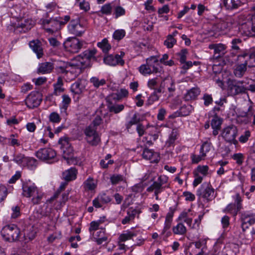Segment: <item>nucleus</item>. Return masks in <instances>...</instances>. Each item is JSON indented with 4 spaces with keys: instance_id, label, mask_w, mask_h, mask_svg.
<instances>
[{
    "instance_id": "51",
    "label": "nucleus",
    "mask_w": 255,
    "mask_h": 255,
    "mask_svg": "<svg viewBox=\"0 0 255 255\" xmlns=\"http://www.w3.org/2000/svg\"><path fill=\"white\" fill-rule=\"evenodd\" d=\"M158 137V134H149L148 135L144 137L143 138L145 139V141L146 144L149 145H151L153 144V142L156 140Z\"/></svg>"
},
{
    "instance_id": "7",
    "label": "nucleus",
    "mask_w": 255,
    "mask_h": 255,
    "mask_svg": "<svg viewBox=\"0 0 255 255\" xmlns=\"http://www.w3.org/2000/svg\"><path fill=\"white\" fill-rule=\"evenodd\" d=\"M41 94L37 91L31 92L25 100L27 107L29 109L37 107L42 101Z\"/></svg>"
},
{
    "instance_id": "16",
    "label": "nucleus",
    "mask_w": 255,
    "mask_h": 255,
    "mask_svg": "<svg viewBox=\"0 0 255 255\" xmlns=\"http://www.w3.org/2000/svg\"><path fill=\"white\" fill-rule=\"evenodd\" d=\"M239 83L240 82H237L236 80L229 81L228 90L231 95L235 96L246 92L247 89L240 85Z\"/></svg>"
},
{
    "instance_id": "59",
    "label": "nucleus",
    "mask_w": 255,
    "mask_h": 255,
    "mask_svg": "<svg viewBox=\"0 0 255 255\" xmlns=\"http://www.w3.org/2000/svg\"><path fill=\"white\" fill-rule=\"evenodd\" d=\"M7 195V189L6 187L3 185H0V202L5 199Z\"/></svg>"
},
{
    "instance_id": "32",
    "label": "nucleus",
    "mask_w": 255,
    "mask_h": 255,
    "mask_svg": "<svg viewBox=\"0 0 255 255\" xmlns=\"http://www.w3.org/2000/svg\"><path fill=\"white\" fill-rule=\"evenodd\" d=\"M178 134L179 133L178 130L176 129H173L168 140L166 142V146L167 147H170L173 145L175 142V141L177 139Z\"/></svg>"
},
{
    "instance_id": "10",
    "label": "nucleus",
    "mask_w": 255,
    "mask_h": 255,
    "mask_svg": "<svg viewBox=\"0 0 255 255\" xmlns=\"http://www.w3.org/2000/svg\"><path fill=\"white\" fill-rule=\"evenodd\" d=\"M66 50L71 53H77L83 46V42L78 38L72 37L68 38L64 43Z\"/></svg>"
},
{
    "instance_id": "49",
    "label": "nucleus",
    "mask_w": 255,
    "mask_h": 255,
    "mask_svg": "<svg viewBox=\"0 0 255 255\" xmlns=\"http://www.w3.org/2000/svg\"><path fill=\"white\" fill-rule=\"evenodd\" d=\"M102 117L99 115H96L89 126L97 129V127L102 123Z\"/></svg>"
},
{
    "instance_id": "64",
    "label": "nucleus",
    "mask_w": 255,
    "mask_h": 255,
    "mask_svg": "<svg viewBox=\"0 0 255 255\" xmlns=\"http://www.w3.org/2000/svg\"><path fill=\"white\" fill-rule=\"evenodd\" d=\"M204 100V104L206 106H208L213 103V98L211 95L205 93L202 98Z\"/></svg>"
},
{
    "instance_id": "14",
    "label": "nucleus",
    "mask_w": 255,
    "mask_h": 255,
    "mask_svg": "<svg viewBox=\"0 0 255 255\" xmlns=\"http://www.w3.org/2000/svg\"><path fill=\"white\" fill-rule=\"evenodd\" d=\"M237 60L239 62H244L248 67H255V54L244 52L238 56Z\"/></svg>"
},
{
    "instance_id": "27",
    "label": "nucleus",
    "mask_w": 255,
    "mask_h": 255,
    "mask_svg": "<svg viewBox=\"0 0 255 255\" xmlns=\"http://www.w3.org/2000/svg\"><path fill=\"white\" fill-rule=\"evenodd\" d=\"M77 170L74 167L65 171L63 173V177L66 181H70L75 180L76 178L77 174Z\"/></svg>"
},
{
    "instance_id": "15",
    "label": "nucleus",
    "mask_w": 255,
    "mask_h": 255,
    "mask_svg": "<svg viewBox=\"0 0 255 255\" xmlns=\"http://www.w3.org/2000/svg\"><path fill=\"white\" fill-rule=\"evenodd\" d=\"M42 24L45 30L50 33H53L60 29L59 22L57 18L44 19Z\"/></svg>"
},
{
    "instance_id": "35",
    "label": "nucleus",
    "mask_w": 255,
    "mask_h": 255,
    "mask_svg": "<svg viewBox=\"0 0 255 255\" xmlns=\"http://www.w3.org/2000/svg\"><path fill=\"white\" fill-rule=\"evenodd\" d=\"M140 121L139 114L137 113H134L129 121L126 124V128L128 131L132 126L137 124Z\"/></svg>"
},
{
    "instance_id": "9",
    "label": "nucleus",
    "mask_w": 255,
    "mask_h": 255,
    "mask_svg": "<svg viewBox=\"0 0 255 255\" xmlns=\"http://www.w3.org/2000/svg\"><path fill=\"white\" fill-rule=\"evenodd\" d=\"M35 155L40 160L50 162V160L56 157V152L51 148H42L36 152Z\"/></svg>"
},
{
    "instance_id": "34",
    "label": "nucleus",
    "mask_w": 255,
    "mask_h": 255,
    "mask_svg": "<svg viewBox=\"0 0 255 255\" xmlns=\"http://www.w3.org/2000/svg\"><path fill=\"white\" fill-rule=\"evenodd\" d=\"M113 7L111 3H108L103 5L100 10L99 15L102 16V14L109 15L112 13Z\"/></svg>"
},
{
    "instance_id": "61",
    "label": "nucleus",
    "mask_w": 255,
    "mask_h": 255,
    "mask_svg": "<svg viewBox=\"0 0 255 255\" xmlns=\"http://www.w3.org/2000/svg\"><path fill=\"white\" fill-rule=\"evenodd\" d=\"M222 121L217 117L214 118L211 121V127L212 128H220Z\"/></svg>"
},
{
    "instance_id": "17",
    "label": "nucleus",
    "mask_w": 255,
    "mask_h": 255,
    "mask_svg": "<svg viewBox=\"0 0 255 255\" xmlns=\"http://www.w3.org/2000/svg\"><path fill=\"white\" fill-rule=\"evenodd\" d=\"M104 62L105 64L110 66H116L117 65L123 66L125 64L124 60L118 54L115 55L111 54L105 56Z\"/></svg>"
},
{
    "instance_id": "50",
    "label": "nucleus",
    "mask_w": 255,
    "mask_h": 255,
    "mask_svg": "<svg viewBox=\"0 0 255 255\" xmlns=\"http://www.w3.org/2000/svg\"><path fill=\"white\" fill-rule=\"evenodd\" d=\"M176 42V40L174 37H172V35H168L166 39L164 42V44L167 48H170L173 46Z\"/></svg>"
},
{
    "instance_id": "29",
    "label": "nucleus",
    "mask_w": 255,
    "mask_h": 255,
    "mask_svg": "<svg viewBox=\"0 0 255 255\" xmlns=\"http://www.w3.org/2000/svg\"><path fill=\"white\" fill-rule=\"evenodd\" d=\"M63 82L62 78L59 77L55 83L53 84L54 92L53 95L55 96L59 95L61 93L64 91V88L63 87Z\"/></svg>"
},
{
    "instance_id": "3",
    "label": "nucleus",
    "mask_w": 255,
    "mask_h": 255,
    "mask_svg": "<svg viewBox=\"0 0 255 255\" xmlns=\"http://www.w3.org/2000/svg\"><path fill=\"white\" fill-rule=\"evenodd\" d=\"M217 195V193L209 182L203 183L197 191V196L199 198H203L207 202L212 201Z\"/></svg>"
},
{
    "instance_id": "53",
    "label": "nucleus",
    "mask_w": 255,
    "mask_h": 255,
    "mask_svg": "<svg viewBox=\"0 0 255 255\" xmlns=\"http://www.w3.org/2000/svg\"><path fill=\"white\" fill-rule=\"evenodd\" d=\"M159 82V79L155 77L149 79L147 82V86L150 89H155V88L157 87Z\"/></svg>"
},
{
    "instance_id": "28",
    "label": "nucleus",
    "mask_w": 255,
    "mask_h": 255,
    "mask_svg": "<svg viewBox=\"0 0 255 255\" xmlns=\"http://www.w3.org/2000/svg\"><path fill=\"white\" fill-rule=\"evenodd\" d=\"M82 80H78L74 83L71 86V91L74 94L80 95L84 89V86L82 84Z\"/></svg>"
},
{
    "instance_id": "58",
    "label": "nucleus",
    "mask_w": 255,
    "mask_h": 255,
    "mask_svg": "<svg viewBox=\"0 0 255 255\" xmlns=\"http://www.w3.org/2000/svg\"><path fill=\"white\" fill-rule=\"evenodd\" d=\"M125 9L121 6H117L115 8L114 14L116 18L125 15Z\"/></svg>"
},
{
    "instance_id": "11",
    "label": "nucleus",
    "mask_w": 255,
    "mask_h": 255,
    "mask_svg": "<svg viewBox=\"0 0 255 255\" xmlns=\"http://www.w3.org/2000/svg\"><path fill=\"white\" fill-rule=\"evenodd\" d=\"M69 138L61 137L59 139L58 143L61 145L60 148L63 152V157L65 159H69L73 154V149L69 141Z\"/></svg>"
},
{
    "instance_id": "46",
    "label": "nucleus",
    "mask_w": 255,
    "mask_h": 255,
    "mask_svg": "<svg viewBox=\"0 0 255 255\" xmlns=\"http://www.w3.org/2000/svg\"><path fill=\"white\" fill-rule=\"evenodd\" d=\"M32 27V24L29 22V20H24V22H21L20 23H18L17 28H21L22 30L25 32L30 29Z\"/></svg>"
},
{
    "instance_id": "37",
    "label": "nucleus",
    "mask_w": 255,
    "mask_h": 255,
    "mask_svg": "<svg viewBox=\"0 0 255 255\" xmlns=\"http://www.w3.org/2000/svg\"><path fill=\"white\" fill-rule=\"evenodd\" d=\"M211 146V142H209L208 141L203 142L200 149V152L202 157H205L206 155V153L210 150Z\"/></svg>"
},
{
    "instance_id": "33",
    "label": "nucleus",
    "mask_w": 255,
    "mask_h": 255,
    "mask_svg": "<svg viewBox=\"0 0 255 255\" xmlns=\"http://www.w3.org/2000/svg\"><path fill=\"white\" fill-rule=\"evenodd\" d=\"M67 185V182L62 183L57 191L55 193L54 195L51 197L50 199L47 200V203H52L55 201V200L58 198V196L60 195L61 192L64 190Z\"/></svg>"
},
{
    "instance_id": "4",
    "label": "nucleus",
    "mask_w": 255,
    "mask_h": 255,
    "mask_svg": "<svg viewBox=\"0 0 255 255\" xmlns=\"http://www.w3.org/2000/svg\"><path fill=\"white\" fill-rule=\"evenodd\" d=\"M22 195L26 197H33L31 201L33 204H38L42 198L43 194L39 192L34 185L24 184L22 185Z\"/></svg>"
},
{
    "instance_id": "23",
    "label": "nucleus",
    "mask_w": 255,
    "mask_h": 255,
    "mask_svg": "<svg viewBox=\"0 0 255 255\" xmlns=\"http://www.w3.org/2000/svg\"><path fill=\"white\" fill-rule=\"evenodd\" d=\"M165 188V187L161 186V184L157 181H154L153 183L148 187L146 191L148 192L154 191L155 199L158 200V194L161 193Z\"/></svg>"
},
{
    "instance_id": "30",
    "label": "nucleus",
    "mask_w": 255,
    "mask_h": 255,
    "mask_svg": "<svg viewBox=\"0 0 255 255\" xmlns=\"http://www.w3.org/2000/svg\"><path fill=\"white\" fill-rule=\"evenodd\" d=\"M27 157L21 153L14 154L13 161L21 166L25 167Z\"/></svg>"
},
{
    "instance_id": "2",
    "label": "nucleus",
    "mask_w": 255,
    "mask_h": 255,
    "mask_svg": "<svg viewBox=\"0 0 255 255\" xmlns=\"http://www.w3.org/2000/svg\"><path fill=\"white\" fill-rule=\"evenodd\" d=\"M1 235L5 241L14 242L19 240L20 231L15 224H10L4 226L0 232Z\"/></svg>"
},
{
    "instance_id": "18",
    "label": "nucleus",
    "mask_w": 255,
    "mask_h": 255,
    "mask_svg": "<svg viewBox=\"0 0 255 255\" xmlns=\"http://www.w3.org/2000/svg\"><path fill=\"white\" fill-rule=\"evenodd\" d=\"M222 3L227 10H234L242 5L241 0H221Z\"/></svg>"
},
{
    "instance_id": "57",
    "label": "nucleus",
    "mask_w": 255,
    "mask_h": 255,
    "mask_svg": "<svg viewBox=\"0 0 255 255\" xmlns=\"http://www.w3.org/2000/svg\"><path fill=\"white\" fill-rule=\"evenodd\" d=\"M188 53V51L186 49H182L179 53H177V55L179 57V61L182 63H185L186 60V56Z\"/></svg>"
},
{
    "instance_id": "22",
    "label": "nucleus",
    "mask_w": 255,
    "mask_h": 255,
    "mask_svg": "<svg viewBox=\"0 0 255 255\" xmlns=\"http://www.w3.org/2000/svg\"><path fill=\"white\" fill-rule=\"evenodd\" d=\"M201 91L200 88L196 87L188 90L184 96V99L186 101L195 100L200 95Z\"/></svg>"
},
{
    "instance_id": "40",
    "label": "nucleus",
    "mask_w": 255,
    "mask_h": 255,
    "mask_svg": "<svg viewBox=\"0 0 255 255\" xmlns=\"http://www.w3.org/2000/svg\"><path fill=\"white\" fill-rule=\"evenodd\" d=\"M68 196L69 194L68 193H64L62 194L61 197L58 196V199H60L59 200H55L56 203L57 204V205H56L55 208L56 209H59L61 208L62 206H63V204H65V203L68 200Z\"/></svg>"
},
{
    "instance_id": "26",
    "label": "nucleus",
    "mask_w": 255,
    "mask_h": 255,
    "mask_svg": "<svg viewBox=\"0 0 255 255\" xmlns=\"http://www.w3.org/2000/svg\"><path fill=\"white\" fill-rule=\"evenodd\" d=\"M247 66L244 62H239L235 66L234 73L236 77L238 78L242 77L247 70Z\"/></svg>"
},
{
    "instance_id": "47",
    "label": "nucleus",
    "mask_w": 255,
    "mask_h": 255,
    "mask_svg": "<svg viewBox=\"0 0 255 255\" xmlns=\"http://www.w3.org/2000/svg\"><path fill=\"white\" fill-rule=\"evenodd\" d=\"M25 162V167H27L31 169H33L37 165V160L33 158L27 157Z\"/></svg>"
},
{
    "instance_id": "6",
    "label": "nucleus",
    "mask_w": 255,
    "mask_h": 255,
    "mask_svg": "<svg viewBox=\"0 0 255 255\" xmlns=\"http://www.w3.org/2000/svg\"><path fill=\"white\" fill-rule=\"evenodd\" d=\"M84 133L86 141L90 145H97L100 141V138L96 128L89 126L84 129Z\"/></svg>"
},
{
    "instance_id": "8",
    "label": "nucleus",
    "mask_w": 255,
    "mask_h": 255,
    "mask_svg": "<svg viewBox=\"0 0 255 255\" xmlns=\"http://www.w3.org/2000/svg\"><path fill=\"white\" fill-rule=\"evenodd\" d=\"M69 32L76 36H81L85 31L86 28L80 23V19L77 18L72 19L68 26Z\"/></svg>"
},
{
    "instance_id": "56",
    "label": "nucleus",
    "mask_w": 255,
    "mask_h": 255,
    "mask_svg": "<svg viewBox=\"0 0 255 255\" xmlns=\"http://www.w3.org/2000/svg\"><path fill=\"white\" fill-rule=\"evenodd\" d=\"M242 43V40L240 38H234L232 39L231 41V48L234 50H240V46Z\"/></svg>"
},
{
    "instance_id": "20",
    "label": "nucleus",
    "mask_w": 255,
    "mask_h": 255,
    "mask_svg": "<svg viewBox=\"0 0 255 255\" xmlns=\"http://www.w3.org/2000/svg\"><path fill=\"white\" fill-rule=\"evenodd\" d=\"M29 45L38 58L42 57L43 55L41 42L39 40H33L29 42Z\"/></svg>"
},
{
    "instance_id": "44",
    "label": "nucleus",
    "mask_w": 255,
    "mask_h": 255,
    "mask_svg": "<svg viewBox=\"0 0 255 255\" xmlns=\"http://www.w3.org/2000/svg\"><path fill=\"white\" fill-rule=\"evenodd\" d=\"M62 107L61 108L62 112L66 113L68 107L71 103V99L68 95H63L62 96Z\"/></svg>"
},
{
    "instance_id": "36",
    "label": "nucleus",
    "mask_w": 255,
    "mask_h": 255,
    "mask_svg": "<svg viewBox=\"0 0 255 255\" xmlns=\"http://www.w3.org/2000/svg\"><path fill=\"white\" fill-rule=\"evenodd\" d=\"M90 82L96 88H99L100 87L105 85L106 83V81L104 79L100 80L97 77H92L91 78Z\"/></svg>"
},
{
    "instance_id": "1",
    "label": "nucleus",
    "mask_w": 255,
    "mask_h": 255,
    "mask_svg": "<svg viewBox=\"0 0 255 255\" xmlns=\"http://www.w3.org/2000/svg\"><path fill=\"white\" fill-rule=\"evenodd\" d=\"M96 53V50H86L71 62H61L60 65L56 66L55 70L57 72L62 74L73 72L74 69L81 72L82 69L91 66V59L94 58Z\"/></svg>"
},
{
    "instance_id": "60",
    "label": "nucleus",
    "mask_w": 255,
    "mask_h": 255,
    "mask_svg": "<svg viewBox=\"0 0 255 255\" xmlns=\"http://www.w3.org/2000/svg\"><path fill=\"white\" fill-rule=\"evenodd\" d=\"M112 184H117L120 182L124 180V177L122 175L119 174H114L110 178Z\"/></svg>"
},
{
    "instance_id": "5",
    "label": "nucleus",
    "mask_w": 255,
    "mask_h": 255,
    "mask_svg": "<svg viewBox=\"0 0 255 255\" xmlns=\"http://www.w3.org/2000/svg\"><path fill=\"white\" fill-rule=\"evenodd\" d=\"M237 133V127L231 125L224 128L221 135L226 142L236 144L238 143V141L236 139Z\"/></svg>"
},
{
    "instance_id": "19",
    "label": "nucleus",
    "mask_w": 255,
    "mask_h": 255,
    "mask_svg": "<svg viewBox=\"0 0 255 255\" xmlns=\"http://www.w3.org/2000/svg\"><path fill=\"white\" fill-rule=\"evenodd\" d=\"M146 62L150 68H151L152 73H160L161 70L159 69L158 57L152 56L146 59Z\"/></svg>"
},
{
    "instance_id": "41",
    "label": "nucleus",
    "mask_w": 255,
    "mask_h": 255,
    "mask_svg": "<svg viewBox=\"0 0 255 255\" xmlns=\"http://www.w3.org/2000/svg\"><path fill=\"white\" fill-rule=\"evenodd\" d=\"M173 232L175 234L184 235L186 233V228L182 223H179L173 228Z\"/></svg>"
},
{
    "instance_id": "38",
    "label": "nucleus",
    "mask_w": 255,
    "mask_h": 255,
    "mask_svg": "<svg viewBox=\"0 0 255 255\" xmlns=\"http://www.w3.org/2000/svg\"><path fill=\"white\" fill-rule=\"evenodd\" d=\"M125 106L123 104H110L108 105L109 110L110 112L118 114L124 109Z\"/></svg>"
},
{
    "instance_id": "63",
    "label": "nucleus",
    "mask_w": 255,
    "mask_h": 255,
    "mask_svg": "<svg viewBox=\"0 0 255 255\" xmlns=\"http://www.w3.org/2000/svg\"><path fill=\"white\" fill-rule=\"evenodd\" d=\"M12 213L11 217L12 219H16L20 215V207L18 206H15L11 208Z\"/></svg>"
},
{
    "instance_id": "21",
    "label": "nucleus",
    "mask_w": 255,
    "mask_h": 255,
    "mask_svg": "<svg viewBox=\"0 0 255 255\" xmlns=\"http://www.w3.org/2000/svg\"><path fill=\"white\" fill-rule=\"evenodd\" d=\"M209 48L214 50V57L218 58L224 54L226 46L222 43L212 44L209 45Z\"/></svg>"
},
{
    "instance_id": "52",
    "label": "nucleus",
    "mask_w": 255,
    "mask_h": 255,
    "mask_svg": "<svg viewBox=\"0 0 255 255\" xmlns=\"http://www.w3.org/2000/svg\"><path fill=\"white\" fill-rule=\"evenodd\" d=\"M193 110L191 105L183 106L180 109V113L183 116L189 115Z\"/></svg>"
},
{
    "instance_id": "25",
    "label": "nucleus",
    "mask_w": 255,
    "mask_h": 255,
    "mask_svg": "<svg viewBox=\"0 0 255 255\" xmlns=\"http://www.w3.org/2000/svg\"><path fill=\"white\" fill-rule=\"evenodd\" d=\"M53 69L54 66L53 63L45 62L39 64L37 72L38 74H45L51 73Z\"/></svg>"
},
{
    "instance_id": "39",
    "label": "nucleus",
    "mask_w": 255,
    "mask_h": 255,
    "mask_svg": "<svg viewBox=\"0 0 255 255\" xmlns=\"http://www.w3.org/2000/svg\"><path fill=\"white\" fill-rule=\"evenodd\" d=\"M252 106H250L248 109V111L245 112L241 109L238 110L237 113V117H243L244 118H251L253 115V113L252 112Z\"/></svg>"
},
{
    "instance_id": "62",
    "label": "nucleus",
    "mask_w": 255,
    "mask_h": 255,
    "mask_svg": "<svg viewBox=\"0 0 255 255\" xmlns=\"http://www.w3.org/2000/svg\"><path fill=\"white\" fill-rule=\"evenodd\" d=\"M36 235V231L34 229L33 227H31L26 233V235H24V237L25 239L28 238L30 240H32L35 238Z\"/></svg>"
},
{
    "instance_id": "43",
    "label": "nucleus",
    "mask_w": 255,
    "mask_h": 255,
    "mask_svg": "<svg viewBox=\"0 0 255 255\" xmlns=\"http://www.w3.org/2000/svg\"><path fill=\"white\" fill-rule=\"evenodd\" d=\"M136 234L131 231H127L126 233L121 234L119 237V240L121 242H125L127 240L131 239L133 237L135 236Z\"/></svg>"
},
{
    "instance_id": "13",
    "label": "nucleus",
    "mask_w": 255,
    "mask_h": 255,
    "mask_svg": "<svg viewBox=\"0 0 255 255\" xmlns=\"http://www.w3.org/2000/svg\"><path fill=\"white\" fill-rule=\"evenodd\" d=\"M240 220L242 231L245 232L250 226L255 224V214L249 212L242 213Z\"/></svg>"
},
{
    "instance_id": "42",
    "label": "nucleus",
    "mask_w": 255,
    "mask_h": 255,
    "mask_svg": "<svg viewBox=\"0 0 255 255\" xmlns=\"http://www.w3.org/2000/svg\"><path fill=\"white\" fill-rule=\"evenodd\" d=\"M138 71L140 74L144 76L152 74L151 68L148 67L147 63L142 64L138 67Z\"/></svg>"
},
{
    "instance_id": "24",
    "label": "nucleus",
    "mask_w": 255,
    "mask_h": 255,
    "mask_svg": "<svg viewBox=\"0 0 255 255\" xmlns=\"http://www.w3.org/2000/svg\"><path fill=\"white\" fill-rule=\"evenodd\" d=\"M142 157L145 159L149 160L151 162L157 163L159 161L158 154L149 149H145L143 150Z\"/></svg>"
},
{
    "instance_id": "55",
    "label": "nucleus",
    "mask_w": 255,
    "mask_h": 255,
    "mask_svg": "<svg viewBox=\"0 0 255 255\" xmlns=\"http://www.w3.org/2000/svg\"><path fill=\"white\" fill-rule=\"evenodd\" d=\"M49 121L54 123H59L61 121L59 115L56 112L51 113L49 116Z\"/></svg>"
},
{
    "instance_id": "12",
    "label": "nucleus",
    "mask_w": 255,
    "mask_h": 255,
    "mask_svg": "<svg viewBox=\"0 0 255 255\" xmlns=\"http://www.w3.org/2000/svg\"><path fill=\"white\" fill-rule=\"evenodd\" d=\"M69 138L61 137L59 139L58 143L61 145L60 148L63 152V157L65 159H69L73 154V149L69 141Z\"/></svg>"
},
{
    "instance_id": "45",
    "label": "nucleus",
    "mask_w": 255,
    "mask_h": 255,
    "mask_svg": "<svg viewBox=\"0 0 255 255\" xmlns=\"http://www.w3.org/2000/svg\"><path fill=\"white\" fill-rule=\"evenodd\" d=\"M97 45L105 53L108 52L111 48V45L108 43V40L106 38L104 39L102 42H99Z\"/></svg>"
},
{
    "instance_id": "48",
    "label": "nucleus",
    "mask_w": 255,
    "mask_h": 255,
    "mask_svg": "<svg viewBox=\"0 0 255 255\" xmlns=\"http://www.w3.org/2000/svg\"><path fill=\"white\" fill-rule=\"evenodd\" d=\"M126 35V31L124 29L116 30L113 33V38L118 41L123 39Z\"/></svg>"
},
{
    "instance_id": "31",
    "label": "nucleus",
    "mask_w": 255,
    "mask_h": 255,
    "mask_svg": "<svg viewBox=\"0 0 255 255\" xmlns=\"http://www.w3.org/2000/svg\"><path fill=\"white\" fill-rule=\"evenodd\" d=\"M240 211V209H237L236 204L230 203L224 209L223 212L224 213L231 214L233 216H236Z\"/></svg>"
},
{
    "instance_id": "54",
    "label": "nucleus",
    "mask_w": 255,
    "mask_h": 255,
    "mask_svg": "<svg viewBox=\"0 0 255 255\" xmlns=\"http://www.w3.org/2000/svg\"><path fill=\"white\" fill-rule=\"evenodd\" d=\"M233 198L234 199V203L236 204V206L237 207L238 209H240V210L242 209V202L243 200L240 195L239 193H237L234 197Z\"/></svg>"
}]
</instances>
